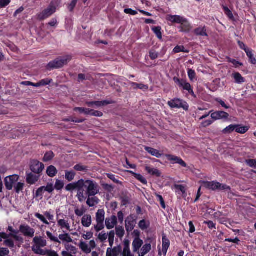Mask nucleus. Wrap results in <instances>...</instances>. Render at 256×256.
Returning a JSON list of instances; mask_svg holds the SVG:
<instances>
[{
	"instance_id": "1",
	"label": "nucleus",
	"mask_w": 256,
	"mask_h": 256,
	"mask_svg": "<svg viewBox=\"0 0 256 256\" xmlns=\"http://www.w3.org/2000/svg\"><path fill=\"white\" fill-rule=\"evenodd\" d=\"M72 59L71 55H65L58 56L53 60L50 61L46 66L48 70L58 69L66 65Z\"/></svg>"
},
{
	"instance_id": "2",
	"label": "nucleus",
	"mask_w": 256,
	"mask_h": 256,
	"mask_svg": "<svg viewBox=\"0 0 256 256\" xmlns=\"http://www.w3.org/2000/svg\"><path fill=\"white\" fill-rule=\"evenodd\" d=\"M83 182V188L86 189V194L88 196H94L99 192L98 184L94 180H84Z\"/></svg>"
},
{
	"instance_id": "3",
	"label": "nucleus",
	"mask_w": 256,
	"mask_h": 256,
	"mask_svg": "<svg viewBox=\"0 0 256 256\" xmlns=\"http://www.w3.org/2000/svg\"><path fill=\"white\" fill-rule=\"evenodd\" d=\"M174 80L180 88H182L184 90L188 91V94H190L193 98H196V96L194 93L192 86L186 80L184 79H180L177 77H174Z\"/></svg>"
},
{
	"instance_id": "4",
	"label": "nucleus",
	"mask_w": 256,
	"mask_h": 256,
	"mask_svg": "<svg viewBox=\"0 0 256 256\" xmlns=\"http://www.w3.org/2000/svg\"><path fill=\"white\" fill-rule=\"evenodd\" d=\"M168 104L171 108H183L185 110H188L189 108L188 103L180 98H175L168 101Z\"/></svg>"
},
{
	"instance_id": "5",
	"label": "nucleus",
	"mask_w": 256,
	"mask_h": 256,
	"mask_svg": "<svg viewBox=\"0 0 256 256\" xmlns=\"http://www.w3.org/2000/svg\"><path fill=\"white\" fill-rule=\"evenodd\" d=\"M138 216L130 214L128 216L125 220V228L128 234L132 232L136 226Z\"/></svg>"
},
{
	"instance_id": "6",
	"label": "nucleus",
	"mask_w": 256,
	"mask_h": 256,
	"mask_svg": "<svg viewBox=\"0 0 256 256\" xmlns=\"http://www.w3.org/2000/svg\"><path fill=\"white\" fill-rule=\"evenodd\" d=\"M30 168L32 172L39 174L43 171L44 166L38 160H30Z\"/></svg>"
},
{
	"instance_id": "7",
	"label": "nucleus",
	"mask_w": 256,
	"mask_h": 256,
	"mask_svg": "<svg viewBox=\"0 0 256 256\" xmlns=\"http://www.w3.org/2000/svg\"><path fill=\"white\" fill-rule=\"evenodd\" d=\"M19 178L20 176L17 174H14L6 176L4 180L6 189L8 190H12L16 182H18Z\"/></svg>"
},
{
	"instance_id": "8",
	"label": "nucleus",
	"mask_w": 256,
	"mask_h": 256,
	"mask_svg": "<svg viewBox=\"0 0 256 256\" xmlns=\"http://www.w3.org/2000/svg\"><path fill=\"white\" fill-rule=\"evenodd\" d=\"M165 156L172 164H178L183 168H186L188 166L186 162L180 157L170 154H166Z\"/></svg>"
},
{
	"instance_id": "9",
	"label": "nucleus",
	"mask_w": 256,
	"mask_h": 256,
	"mask_svg": "<svg viewBox=\"0 0 256 256\" xmlns=\"http://www.w3.org/2000/svg\"><path fill=\"white\" fill-rule=\"evenodd\" d=\"M83 179H80L77 182H71L68 184L66 187L65 190L67 192H72L74 190H80L83 188V185L84 184Z\"/></svg>"
},
{
	"instance_id": "10",
	"label": "nucleus",
	"mask_w": 256,
	"mask_h": 256,
	"mask_svg": "<svg viewBox=\"0 0 256 256\" xmlns=\"http://www.w3.org/2000/svg\"><path fill=\"white\" fill-rule=\"evenodd\" d=\"M55 12L54 9H52L48 6L41 12L36 14V19L39 21H43L52 15Z\"/></svg>"
},
{
	"instance_id": "11",
	"label": "nucleus",
	"mask_w": 256,
	"mask_h": 256,
	"mask_svg": "<svg viewBox=\"0 0 256 256\" xmlns=\"http://www.w3.org/2000/svg\"><path fill=\"white\" fill-rule=\"evenodd\" d=\"M19 228L20 232L22 233L24 236L28 238H32L34 236L35 230L28 225H20Z\"/></svg>"
},
{
	"instance_id": "12",
	"label": "nucleus",
	"mask_w": 256,
	"mask_h": 256,
	"mask_svg": "<svg viewBox=\"0 0 256 256\" xmlns=\"http://www.w3.org/2000/svg\"><path fill=\"white\" fill-rule=\"evenodd\" d=\"M114 101L112 100H104L102 101L86 102V104L88 107H93L94 106H96V107L98 108L108 104H114Z\"/></svg>"
},
{
	"instance_id": "13",
	"label": "nucleus",
	"mask_w": 256,
	"mask_h": 256,
	"mask_svg": "<svg viewBox=\"0 0 256 256\" xmlns=\"http://www.w3.org/2000/svg\"><path fill=\"white\" fill-rule=\"evenodd\" d=\"M229 114L224 111H216L211 114V118L214 120H227Z\"/></svg>"
},
{
	"instance_id": "14",
	"label": "nucleus",
	"mask_w": 256,
	"mask_h": 256,
	"mask_svg": "<svg viewBox=\"0 0 256 256\" xmlns=\"http://www.w3.org/2000/svg\"><path fill=\"white\" fill-rule=\"evenodd\" d=\"M122 247L120 245H118L114 248H107L106 256H118L122 254Z\"/></svg>"
},
{
	"instance_id": "15",
	"label": "nucleus",
	"mask_w": 256,
	"mask_h": 256,
	"mask_svg": "<svg viewBox=\"0 0 256 256\" xmlns=\"http://www.w3.org/2000/svg\"><path fill=\"white\" fill-rule=\"evenodd\" d=\"M117 217L112 215L110 218H107L105 220L106 226L108 230H111L116 226L118 223Z\"/></svg>"
},
{
	"instance_id": "16",
	"label": "nucleus",
	"mask_w": 256,
	"mask_h": 256,
	"mask_svg": "<svg viewBox=\"0 0 256 256\" xmlns=\"http://www.w3.org/2000/svg\"><path fill=\"white\" fill-rule=\"evenodd\" d=\"M40 176L35 175L32 172L26 173V182L30 185L35 184L39 180Z\"/></svg>"
},
{
	"instance_id": "17",
	"label": "nucleus",
	"mask_w": 256,
	"mask_h": 256,
	"mask_svg": "<svg viewBox=\"0 0 256 256\" xmlns=\"http://www.w3.org/2000/svg\"><path fill=\"white\" fill-rule=\"evenodd\" d=\"M204 186L208 189L216 190L218 189V187L220 186V183L215 181L204 182Z\"/></svg>"
},
{
	"instance_id": "18",
	"label": "nucleus",
	"mask_w": 256,
	"mask_h": 256,
	"mask_svg": "<svg viewBox=\"0 0 256 256\" xmlns=\"http://www.w3.org/2000/svg\"><path fill=\"white\" fill-rule=\"evenodd\" d=\"M143 241L140 238H134L132 244V249L134 252H137L143 244Z\"/></svg>"
},
{
	"instance_id": "19",
	"label": "nucleus",
	"mask_w": 256,
	"mask_h": 256,
	"mask_svg": "<svg viewBox=\"0 0 256 256\" xmlns=\"http://www.w3.org/2000/svg\"><path fill=\"white\" fill-rule=\"evenodd\" d=\"M206 30V28L205 26H200L194 29V33L196 36H208Z\"/></svg>"
},
{
	"instance_id": "20",
	"label": "nucleus",
	"mask_w": 256,
	"mask_h": 256,
	"mask_svg": "<svg viewBox=\"0 0 256 256\" xmlns=\"http://www.w3.org/2000/svg\"><path fill=\"white\" fill-rule=\"evenodd\" d=\"M180 24V32H188L191 30L192 26L186 18H184L182 22H181Z\"/></svg>"
},
{
	"instance_id": "21",
	"label": "nucleus",
	"mask_w": 256,
	"mask_h": 256,
	"mask_svg": "<svg viewBox=\"0 0 256 256\" xmlns=\"http://www.w3.org/2000/svg\"><path fill=\"white\" fill-rule=\"evenodd\" d=\"M92 218L90 214H84L82 218V224L84 227H90L92 224Z\"/></svg>"
},
{
	"instance_id": "22",
	"label": "nucleus",
	"mask_w": 256,
	"mask_h": 256,
	"mask_svg": "<svg viewBox=\"0 0 256 256\" xmlns=\"http://www.w3.org/2000/svg\"><path fill=\"white\" fill-rule=\"evenodd\" d=\"M33 242L36 246L42 248L46 246L47 244L46 240L43 239L40 236L34 237L33 239Z\"/></svg>"
},
{
	"instance_id": "23",
	"label": "nucleus",
	"mask_w": 256,
	"mask_h": 256,
	"mask_svg": "<svg viewBox=\"0 0 256 256\" xmlns=\"http://www.w3.org/2000/svg\"><path fill=\"white\" fill-rule=\"evenodd\" d=\"M65 176L64 178L68 182H71L74 180L76 172L73 170H66L64 171Z\"/></svg>"
},
{
	"instance_id": "24",
	"label": "nucleus",
	"mask_w": 256,
	"mask_h": 256,
	"mask_svg": "<svg viewBox=\"0 0 256 256\" xmlns=\"http://www.w3.org/2000/svg\"><path fill=\"white\" fill-rule=\"evenodd\" d=\"M144 150L152 156H154L157 158H161L162 154L156 149L151 147L145 146Z\"/></svg>"
},
{
	"instance_id": "25",
	"label": "nucleus",
	"mask_w": 256,
	"mask_h": 256,
	"mask_svg": "<svg viewBox=\"0 0 256 256\" xmlns=\"http://www.w3.org/2000/svg\"><path fill=\"white\" fill-rule=\"evenodd\" d=\"M58 170L54 166H50L46 168V173L48 176L54 178L58 174Z\"/></svg>"
},
{
	"instance_id": "26",
	"label": "nucleus",
	"mask_w": 256,
	"mask_h": 256,
	"mask_svg": "<svg viewBox=\"0 0 256 256\" xmlns=\"http://www.w3.org/2000/svg\"><path fill=\"white\" fill-rule=\"evenodd\" d=\"M96 222H104L105 220V212L103 209L98 210L96 214Z\"/></svg>"
},
{
	"instance_id": "27",
	"label": "nucleus",
	"mask_w": 256,
	"mask_h": 256,
	"mask_svg": "<svg viewBox=\"0 0 256 256\" xmlns=\"http://www.w3.org/2000/svg\"><path fill=\"white\" fill-rule=\"evenodd\" d=\"M88 196V198L86 200V204L90 207L94 206L95 205L97 204L99 202V199L96 196Z\"/></svg>"
},
{
	"instance_id": "28",
	"label": "nucleus",
	"mask_w": 256,
	"mask_h": 256,
	"mask_svg": "<svg viewBox=\"0 0 256 256\" xmlns=\"http://www.w3.org/2000/svg\"><path fill=\"white\" fill-rule=\"evenodd\" d=\"M151 248L152 246L150 244H145L143 246L140 252L138 253V256H144L151 250Z\"/></svg>"
},
{
	"instance_id": "29",
	"label": "nucleus",
	"mask_w": 256,
	"mask_h": 256,
	"mask_svg": "<svg viewBox=\"0 0 256 256\" xmlns=\"http://www.w3.org/2000/svg\"><path fill=\"white\" fill-rule=\"evenodd\" d=\"M236 132L240 134H244L249 130V126L242 124H236Z\"/></svg>"
},
{
	"instance_id": "30",
	"label": "nucleus",
	"mask_w": 256,
	"mask_h": 256,
	"mask_svg": "<svg viewBox=\"0 0 256 256\" xmlns=\"http://www.w3.org/2000/svg\"><path fill=\"white\" fill-rule=\"evenodd\" d=\"M232 76L234 79L235 82L236 84H242L245 81L244 78L238 72L232 74Z\"/></svg>"
},
{
	"instance_id": "31",
	"label": "nucleus",
	"mask_w": 256,
	"mask_h": 256,
	"mask_svg": "<svg viewBox=\"0 0 256 256\" xmlns=\"http://www.w3.org/2000/svg\"><path fill=\"white\" fill-rule=\"evenodd\" d=\"M128 172L131 174L136 180L140 182L143 184H146V180L140 174H136L132 171L129 170Z\"/></svg>"
},
{
	"instance_id": "32",
	"label": "nucleus",
	"mask_w": 256,
	"mask_h": 256,
	"mask_svg": "<svg viewBox=\"0 0 256 256\" xmlns=\"http://www.w3.org/2000/svg\"><path fill=\"white\" fill-rule=\"evenodd\" d=\"M146 172L152 176H156L157 177H160L161 176V173L160 170L156 168H151L150 167L146 166Z\"/></svg>"
},
{
	"instance_id": "33",
	"label": "nucleus",
	"mask_w": 256,
	"mask_h": 256,
	"mask_svg": "<svg viewBox=\"0 0 256 256\" xmlns=\"http://www.w3.org/2000/svg\"><path fill=\"white\" fill-rule=\"evenodd\" d=\"M184 18L180 16H170L169 18V20L172 23L180 24L182 22Z\"/></svg>"
},
{
	"instance_id": "34",
	"label": "nucleus",
	"mask_w": 256,
	"mask_h": 256,
	"mask_svg": "<svg viewBox=\"0 0 256 256\" xmlns=\"http://www.w3.org/2000/svg\"><path fill=\"white\" fill-rule=\"evenodd\" d=\"M79 247L81 250L86 254H90L92 251L91 248H88V244L84 242H81L80 243Z\"/></svg>"
},
{
	"instance_id": "35",
	"label": "nucleus",
	"mask_w": 256,
	"mask_h": 256,
	"mask_svg": "<svg viewBox=\"0 0 256 256\" xmlns=\"http://www.w3.org/2000/svg\"><path fill=\"white\" fill-rule=\"evenodd\" d=\"M116 234L120 238H123L125 234L124 228L122 226H117L116 227Z\"/></svg>"
},
{
	"instance_id": "36",
	"label": "nucleus",
	"mask_w": 256,
	"mask_h": 256,
	"mask_svg": "<svg viewBox=\"0 0 256 256\" xmlns=\"http://www.w3.org/2000/svg\"><path fill=\"white\" fill-rule=\"evenodd\" d=\"M74 170L77 172H86L89 170L88 166L82 165V164H78L75 165L74 167Z\"/></svg>"
},
{
	"instance_id": "37",
	"label": "nucleus",
	"mask_w": 256,
	"mask_h": 256,
	"mask_svg": "<svg viewBox=\"0 0 256 256\" xmlns=\"http://www.w3.org/2000/svg\"><path fill=\"white\" fill-rule=\"evenodd\" d=\"M58 226H60L61 228H66L67 230H70V225L68 222L64 220L60 219L58 220Z\"/></svg>"
},
{
	"instance_id": "38",
	"label": "nucleus",
	"mask_w": 256,
	"mask_h": 256,
	"mask_svg": "<svg viewBox=\"0 0 256 256\" xmlns=\"http://www.w3.org/2000/svg\"><path fill=\"white\" fill-rule=\"evenodd\" d=\"M150 226V222L148 220L146 221L142 220L140 221L138 223L139 228L142 230L148 229Z\"/></svg>"
},
{
	"instance_id": "39",
	"label": "nucleus",
	"mask_w": 256,
	"mask_h": 256,
	"mask_svg": "<svg viewBox=\"0 0 256 256\" xmlns=\"http://www.w3.org/2000/svg\"><path fill=\"white\" fill-rule=\"evenodd\" d=\"M246 53L249 58L250 62L252 64H256V59L252 54V50L250 49L247 50Z\"/></svg>"
},
{
	"instance_id": "40",
	"label": "nucleus",
	"mask_w": 256,
	"mask_h": 256,
	"mask_svg": "<svg viewBox=\"0 0 256 256\" xmlns=\"http://www.w3.org/2000/svg\"><path fill=\"white\" fill-rule=\"evenodd\" d=\"M161 30L162 28L160 26H153L152 28V30L155 34L157 38L159 40H162V34L161 32Z\"/></svg>"
},
{
	"instance_id": "41",
	"label": "nucleus",
	"mask_w": 256,
	"mask_h": 256,
	"mask_svg": "<svg viewBox=\"0 0 256 256\" xmlns=\"http://www.w3.org/2000/svg\"><path fill=\"white\" fill-rule=\"evenodd\" d=\"M130 85L134 88H138L140 90H147L148 86L142 84H138L134 82H130Z\"/></svg>"
},
{
	"instance_id": "42",
	"label": "nucleus",
	"mask_w": 256,
	"mask_h": 256,
	"mask_svg": "<svg viewBox=\"0 0 256 256\" xmlns=\"http://www.w3.org/2000/svg\"><path fill=\"white\" fill-rule=\"evenodd\" d=\"M54 156V155L52 151L48 152L44 154L42 160L44 162H48L51 160Z\"/></svg>"
},
{
	"instance_id": "43",
	"label": "nucleus",
	"mask_w": 256,
	"mask_h": 256,
	"mask_svg": "<svg viewBox=\"0 0 256 256\" xmlns=\"http://www.w3.org/2000/svg\"><path fill=\"white\" fill-rule=\"evenodd\" d=\"M58 238L60 240L64 242H72V238H71L69 234L67 233L60 234Z\"/></svg>"
},
{
	"instance_id": "44",
	"label": "nucleus",
	"mask_w": 256,
	"mask_h": 256,
	"mask_svg": "<svg viewBox=\"0 0 256 256\" xmlns=\"http://www.w3.org/2000/svg\"><path fill=\"white\" fill-rule=\"evenodd\" d=\"M222 7L225 14L230 20H233L234 19V16L231 10L226 6H222Z\"/></svg>"
},
{
	"instance_id": "45",
	"label": "nucleus",
	"mask_w": 256,
	"mask_h": 256,
	"mask_svg": "<svg viewBox=\"0 0 256 256\" xmlns=\"http://www.w3.org/2000/svg\"><path fill=\"white\" fill-rule=\"evenodd\" d=\"M236 124H230L224 129L222 132L224 134H231L234 131H236Z\"/></svg>"
},
{
	"instance_id": "46",
	"label": "nucleus",
	"mask_w": 256,
	"mask_h": 256,
	"mask_svg": "<svg viewBox=\"0 0 256 256\" xmlns=\"http://www.w3.org/2000/svg\"><path fill=\"white\" fill-rule=\"evenodd\" d=\"M115 236V232L114 230H111L108 234V242L110 246L112 248L114 243V238Z\"/></svg>"
},
{
	"instance_id": "47",
	"label": "nucleus",
	"mask_w": 256,
	"mask_h": 256,
	"mask_svg": "<svg viewBox=\"0 0 256 256\" xmlns=\"http://www.w3.org/2000/svg\"><path fill=\"white\" fill-rule=\"evenodd\" d=\"M44 192L46 191L44 188V186H41L36 190V193L34 194V196L38 198H40V199H42Z\"/></svg>"
},
{
	"instance_id": "48",
	"label": "nucleus",
	"mask_w": 256,
	"mask_h": 256,
	"mask_svg": "<svg viewBox=\"0 0 256 256\" xmlns=\"http://www.w3.org/2000/svg\"><path fill=\"white\" fill-rule=\"evenodd\" d=\"M162 248H168L170 246V240L166 238V236L164 234H162Z\"/></svg>"
},
{
	"instance_id": "49",
	"label": "nucleus",
	"mask_w": 256,
	"mask_h": 256,
	"mask_svg": "<svg viewBox=\"0 0 256 256\" xmlns=\"http://www.w3.org/2000/svg\"><path fill=\"white\" fill-rule=\"evenodd\" d=\"M64 185V184L63 181L60 180H56L54 188L57 190H60L63 188Z\"/></svg>"
},
{
	"instance_id": "50",
	"label": "nucleus",
	"mask_w": 256,
	"mask_h": 256,
	"mask_svg": "<svg viewBox=\"0 0 256 256\" xmlns=\"http://www.w3.org/2000/svg\"><path fill=\"white\" fill-rule=\"evenodd\" d=\"M173 52L175 54L180 52L188 53L189 51L185 50V48L183 46H176L173 50Z\"/></svg>"
},
{
	"instance_id": "51",
	"label": "nucleus",
	"mask_w": 256,
	"mask_h": 256,
	"mask_svg": "<svg viewBox=\"0 0 256 256\" xmlns=\"http://www.w3.org/2000/svg\"><path fill=\"white\" fill-rule=\"evenodd\" d=\"M24 184L22 182H18L14 186V190L16 193L19 194L20 192L22 191L24 188Z\"/></svg>"
},
{
	"instance_id": "52",
	"label": "nucleus",
	"mask_w": 256,
	"mask_h": 256,
	"mask_svg": "<svg viewBox=\"0 0 256 256\" xmlns=\"http://www.w3.org/2000/svg\"><path fill=\"white\" fill-rule=\"evenodd\" d=\"M60 0H52L48 6L52 9H54L55 12H56V8L60 5Z\"/></svg>"
},
{
	"instance_id": "53",
	"label": "nucleus",
	"mask_w": 256,
	"mask_h": 256,
	"mask_svg": "<svg viewBox=\"0 0 256 256\" xmlns=\"http://www.w3.org/2000/svg\"><path fill=\"white\" fill-rule=\"evenodd\" d=\"M84 120H85L84 119H79V118H77L75 117H70L69 118L65 119L64 120V122H76V123H82Z\"/></svg>"
},
{
	"instance_id": "54",
	"label": "nucleus",
	"mask_w": 256,
	"mask_h": 256,
	"mask_svg": "<svg viewBox=\"0 0 256 256\" xmlns=\"http://www.w3.org/2000/svg\"><path fill=\"white\" fill-rule=\"evenodd\" d=\"M4 244L10 248H14L15 246L14 240L10 238L4 240Z\"/></svg>"
},
{
	"instance_id": "55",
	"label": "nucleus",
	"mask_w": 256,
	"mask_h": 256,
	"mask_svg": "<svg viewBox=\"0 0 256 256\" xmlns=\"http://www.w3.org/2000/svg\"><path fill=\"white\" fill-rule=\"evenodd\" d=\"M122 206H126L129 204L130 198L127 194H123L120 197Z\"/></svg>"
},
{
	"instance_id": "56",
	"label": "nucleus",
	"mask_w": 256,
	"mask_h": 256,
	"mask_svg": "<svg viewBox=\"0 0 256 256\" xmlns=\"http://www.w3.org/2000/svg\"><path fill=\"white\" fill-rule=\"evenodd\" d=\"M104 222H96L97 224L94 226V228L96 232H99L104 228Z\"/></svg>"
},
{
	"instance_id": "57",
	"label": "nucleus",
	"mask_w": 256,
	"mask_h": 256,
	"mask_svg": "<svg viewBox=\"0 0 256 256\" xmlns=\"http://www.w3.org/2000/svg\"><path fill=\"white\" fill-rule=\"evenodd\" d=\"M46 234L50 240L51 241L59 244L60 243V242L58 238L57 237L54 236L50 232L48 231L46 232Z\"/></svg>"
},
{
	"instance_id": "58",
	"label": "nucleus",
	"mask_w": 256,
	"mask_h": 256,
	"mask_svg": "<svg viewBox=\"0 0 256 256\" xmlns=\"http://www.w3.org/2000/svg\"><path fill=\"white\" fill-rule=\"evenodd\" d=\"M228 62L232 63L234 65V66L236 68H237L243 65L242 62H239L236 60L232 59L230 58H228Z\"/></svg>"
},
{
	"instance_id": "59",
	"label": "nucleus",
	"mask_w": 256,
	"mask_h": 256,
	"mask_svg": "<svg viewBox=\"0 0 256 256\" xmlns=\"http://www.w3.org/2000/svg\"><path fill=\"white\" fill-rule=\"evenodd\" d=\"M10 237L13 238L16 242H19L20 244L24 243V238L22 237L18 236L14 234H10Z\"/></svg>"
},
{
	"instance_id": "60",
	"label": "nucleus",
	"mask_w": 256,
	"mask_h": 256,
	"mask_svg": "<svg viewBox=\"0 0 256 256\" xmlns=\"http://www.w3.org/2000/svg\"><path fill=\"white\" fill-rule=\"evenodd\" d=\"M40 247L39 246H36V248L32 247V250L34 254L40 255H45L46 252L40 248Z\"/></svg>"
},
{
	"instance_id": "61",
	"label": "nucleus",
	"mask_w": 256,
	"mask_h": 256,
	"mask_svg": "<svg viewBox=\"0 0 256 256\" xmlns=\"http://www.w3.org/2000/svg\"><path fill=\"white\" fill-rule=\"evenodd\" d=\"M174 187L177 190L181 192L182 194H186L184 186L180 184H174Z\"/></svg>"
},
{
	"instance_id": "62",
	"label": "nucleus",
	"mask_w": 256,
	"mask_h": 256,
	"mask_svg": "<svg viewBox=\"0 0 256 256\" xmlns=\"http://www.w3.org/2000/svg\"><path fill=\"white\" fill-rule=\"evenodd\" d=\"M246 163L251 168H256V159L246 160Z\"/></svg>"
},
{
	"instance_id": "63",
	"label": "nucleus",
	"mask_w": 256,
	"mask_h": 256,
	"mask_svg": "<svg viewBox=\"0 0 256 256\" xmlns=\"http://www.w3.org/2000/svg\"><path fill=\"white\" fill-rule=\"evenodd\" d=\"M35 216L38 218L44 224H49V222L48 221L46 220V218H44V216L42 214H39V213H36L35 214Z\"/></svg>"
},
{
	"instance_id": "64",
	"label": "nucleus",
	"mask_w": 256,
	"mask_h": 256,
	"mask_svg": "<svg viewBox=\"0 0 256 256\" xmlns=\"http://www.w3.org/2000/svg\"><path fill=\"white\" fill-rule=\"evenodd\" d=\"M10 254V250L8 248H0V256H7Z\"/></svg>"
}]
</instances>
